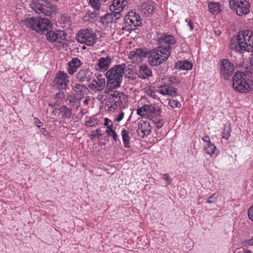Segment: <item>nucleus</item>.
Here are the masks:
<instances>
[{
  "label": "nucleus",
  "instance_id": "f257e3e1",
  "mask_svg": "<svg viewBox=\"0 0 253 253\" xmlns=\"http://www.w3.org/2000/svg\"><path fill=\"white\" fill-rule=\"evenodd\" d=\"M233 88L241 93L253 91V72L249 70L237 71L232 77Z\"/></svg>",
  "mask_w": 253,
  "mask_h": 253
},
{
  "label": "nucleus",
  "instance_id": "f03ea898",
  "mask_svg": "<svg viewBox=\"0 0 253 253\" xmlns=\"http://www.w3.org/2000/svg\"><path fill=\"white\" fill-rule=\"evenodd\" d=\"M230 48L239 52L253 50V32L246 30L239 32L230 41Z\"/></svg>",
  "mask_w": 253,
  "mask_h": 253
},
{
  "label": "nucleus",
  "instance_id": "7ed1b4c3",
  "mask_svg": "<svg viewBox=\"0 0 253 253\" xmlns=\"http://www.w3.org/2000/svg\"><path fill=\"white\" fill-rule=\"evenodd\" d=\"M127 4V1L126 0H113L110 7L111 12L101 16L100 22L106 26L110 24L116 23L117 20L122 16L121 12Z\"/></svg>",
  "mask_w": 253,
  "mask_h": 253
},
{
  "label": "nucleus",
  "instance_id": "20e7f679",
  "mask_svg": "<svg viewBox=\"0 0 253 253\" xmlns=\"http://www.w3.org/2000/svg\"><path fill=\"white\" fill-rule=\"evenodd\" d=\"M22 22L27 28L41 35H44L45 32L52 27L49 19L41 17H28Z\"/></svg>",
  "mask_w": 253,
  "mask_h": 253
},
{
  "label": "nucleus",
  "instance_id": "39448f33",
  "mask_svg": "<svg viewBox=\"0 0 253 253\" xmlns=\"http://www.w3.org/2000/svg\"><path fill=\"white\" fill-rule=\"evenodd\" d=\"M126 68L125 63L116 65L105 73L108 84H111V88H116L120 86Z\"/></svg>",
  "mask_w": 253,
  "mask_h": 253
},
{
  "label": "nucleus",
  "instance_id": "423d86ee",
  "mask_svg": "<svg viewBox=\"0 0 253 253\" xmlns=\"http://www.w3.org/2000/svg\"><path fill=\"white\" fill-rule=\"evenodd\" d=\"M159 48L168 54L169 56L172 50L177 46L174 36L167 34H163L158 39Z\"/></svg>",
  "mask_w": 253,
  "mask_h": 253
},
{
  "label": "nucleus",
  "instance_id": "0eeeda50",
  "mask_svg": "<svg viewBox=\"0 0 253 253\" xmlns=\"http://www.w3.org/2000/svg\"><path fill=\"white\" fill-rule=\"evenodd\" d=\"M38 0H31L30 7L38 14L42 13L45 16H52L56 10L55 5L51 3H39Z\"/></svg>",
  "mask_w": 253,
  "mask_h": 253
},
{
  "label": "nucleus",
  "instance_id": "6e6552de",
  "mask_svg": "<svg viewBox=\"0 0 253 253\" xmlns=\"http://www.w3.org/2000/svg\"><path fill=\"white\" fill-rule=\"evenodd\" d=\"M77 41L88 46H92L96 42L97 36L91 28L83 29L78 32L76 35Z\"/></svg>",
  "mask_w": 253,
  "mask_h": 253
},
{
  "label": "nucleus",
  "instance_id": "1a4fd4ad",
  "mask_svg": "<svg viewBox=\"0 0 253 253\" xmlns=\"http://www.w3.org/2000/svg\"><path fill=\"white\" fill-rule=\"evenodd\" d=\"M125 26L122 28L123 30L132 31L135 27L142 24L140 15L134 10L129 12L124 18Z\"/></svg>",
  "mask_w": 253,
  "mask_h": 253
},
{
  "label": "nucleus",
  "instance_id": "9d476101",
  "mask_svg": "<svg viewBox=\"0 0 253 253\" xmlns=\"http://www.w3.org/2000/svg\"><path fill=\"white\" fill-rule=\"evenodd\" d=\"M169 57L168 54L165 53L163 50L158 47H156L149 51L148 56L149 63L153 66L160 65L167 60Z\"/></svg>",
  "mask_w": 253,
  "mask_h": 253
},
{
  "label": "nucleus",
  "instance_id": "9b49d317",
  "mask_svg": "<svg viewBox=\"0 0 253 253\" xmlns=\"http://www.w3.org/2000/svg\"><path fill=\"white\" fill-rule=\"evenodd\" d=\"M161 113V108L155 104H144L137 109V114L141 117H159Z\"/></svg>",
  "mask_w": 253,
  "mask_h": 253
},
{
  "label": "nucleus",
  "instance_id": "f8f14e48",
  "mask_svg": "<svg viewBox=\"0 0 253 253\" xmlns=\"http://www.w3.org/2000/svg\"><path fill=\"white\" fill-rule=\"evenodd\" d=\"M229 6L230 8L235 11L239 16L247 14L250 11L249 3L247 1L244 2L242 0H230Z\"/></svg>",
  "mask_w": 253,
  "mask_h": 253
},
{
  "label": "nucleus",
  "instance_id": "ddd939ff",
  "mask_svg": "<svg viewBox=\"0 0 253 253\" xmlns=\"http://www.w3.org/2000/svg\"><path fill=\"white\" fill-rule=\"evenodd\" d=\"M234 71L233 64L228 59H224L220 61V73L225 80H229Z\"/></svg>",
  "mask_w": 253,
  "mask_h": 253
},
{
  "label": "nucleus",
  "instance_id": "4468645a",
  "mask_svg": "<svg viewBox=\"0 0 253 253\" xmlns=\"http://www.w3.org/2000/svg\"><path fill=\"white\" fill-rule=\"evenodd\" d=\"M149 51L145 48H136L130 52L129 58L134 62H142L144 58L148 57Z\"/></svg>",
  "mask_w": 253,
  "mask_h": 253
},
{
  "label": "nucleus",
  "instance_id": "2eb2a0df",
  "mask_svg": "<svg viewBox=\"0 0 253 253\" xmlns=\"http://www.w3.org/2000/svg\"><path fill=\"white\" fill-rule=\"evenodd\" d=\"M139 9L141 14L149 16L155 12L156 4L150 0H144L139 5Z\"/></svg>",
  "mask_w": 253,
  "mask_h": 253
},
{
  "label": "nucleus",
  "instance_id": "dca6fc26",
  "mask_svg": "<svg viewBox=\"0 0 253 253\" xmlns=\"http://www.w3.org/2000/svg\"><path fill=\"white\" fill-rule=\"evenodd\" d=\"M54 83L60 89H65L69 83V76L67 73L59 71L54 78Z\"/></svg>",
  "mask_w": 253,
  "mask_h": 253
},
{
  "label": "nucleus",
  "instance_id": "f3484780",
  "mask_svg": "<svg viewBox=\"0 0 253 253\" xmlns=\"http://www.w3.org/2000/svg\"><path fill=\"white\" fill-rule=\"evenodd\" d=\"M151 129L152 127L149 122L141 120L138 124L137 133L140 137L144 138L150 134L151 132Z\"/></svg>",
  "mask_w": 253,
  "mask_h": 253
},
{
  "label": "nucleus",
  "instance_id": "a211bd4d",
  "mask_svg": "<svg viewBox=\"0 0 253 253\" xmlns=\"http://www.w3.org/2000/svg\"><path fill=\"white\" fill-rule=\"evenodd\" d=\"M114 109L123 108L124 104L126 101V96L124 93L119 92L118 91H114Z\"/></svg>",
  "mask_w": 253,
  "mask_h": 253
},
{
  "label": "nucleus",
  "instance_id": "6ab92c4d",
  "mask_svg": "<svg viewBox=\"0 0 253 253\" xmlns=\"http://www.w3.org/2000/svg\"><path fill=\"white\" fill-rule=\"evenodd\" d=\"M92 72L88 69L81 70L76 75L77 79L81 82H88L90 81Z\"/></svg>",
  "mask_w": 253,
  "mask_h": 253
},
{
  "label": "nucleus",
  "instance_id": "aec40b11",
  "mask_svg": "<svg viewBox=\"0 0 253 253\" xmlns=\"http://www.w3.org/2000/svg\"><path fill=\"white\" fill-rule=\"evenodd\" d=\"M82 98L81 96L78 97L76 93L69 94L67 97L66 100L68 102L69 105L78 110L80 107Z\"/></svg>",
  "mask_w": 253,
  "mask_h": 253
},
{
  "label": "nucleus",
  "instance_id": "412c9836",
  "mask_svg": "<svg viewBox=\"0 0 253 253\" xmlns=\"http://www.w3.org/2000/svg\"><path fill=\"white\" fill-rule=\"evenodd\" d=\"M157 91L163 95H169L171 96H175L177 95L176 89L169 85L160 86Z\"/></svg>",
  "mask_w": 253,
  "mask_h": 253
},
{
  "label": "nucleus",
  "instance_id": "4be33fe9",
  "mask_svg": "<svg viewBox=\"0 0 253 253\" xmlns=\"http://www.w3.org/2000/svg\"><path fill=\"white\" fill-rule=\"evenodd\" d=\"M111 61L112 59L109 56H107L106 57H101L98 60V62L97 64L98 70L100 71H106L109 68Z\"/></svg>",
  "mask_w": 253,
  "mask_h": 253
},
{
  "label": "nucleus",
  "instance_id": "5701e85b",
  "mask_svg": "<svg viewBox=\"0 0 253 253\" xmlns=\"http://www.w3.org/2000/svg\"><path fill=\"white\" fill-rule=\"evenodd\" d=\"M71 87L72 89L80 96H83L89 92L88 88L83 84L73 83Z\"/></svg>",
  "mask_w": 253,
  "mask_h": 253
},
{
  "label": "nucleus",
  "instance_id": "b1692460",
  "mask_svg": "<svg viewBox=\"0 0 253 253\" xmlns=\"http://www.w3.org/2000/svg\"><path fill=\"white\" fill-rule=\"evenodd\" d=\"M137 74L141 79H146L152 76L151 70L147 66L143 64L139 67Z\"/></svg>",
  "mask_w": 253,
  "mask_h": 253
},
{
  "label": "nucleus",
  "instance_id": "393cba45",
  "mask_svg": "<svg viewBox=\"0 0 253 253\" xmlns=\"http://www.w3.org/2000/svg\"><path fill=\"white\" fill-rule=\"evenodd\" d=\"M68 72L70 75H73L81 66V61L78 58H74L68 63Z\"/></svg>",
  "mask_w": 253,
  "mask_h": 253
},
{
  "label": "nucleus",
  "instance_id": "a878e982",
  "mask_svg": "<svg viewBox=\"0 0 253 253\" xmlns=\"http://www.w3.org/2000/svg\"><path fill=\"white\" fill-rule=\"evenodd\" d=\"M59 116H61V119L65 120L66 119H70L72 114V110L65 105L61 106L59 109Z\"/></svg>",
  "mask_w": 253,
  "mask_h": 253
},
{
  "label": "nucleus",
  "instance_id": "bb28decb",
  "mask_svg": "<svg viewBox=\"0 0 253 253\" xmlns=\"http://www.w3.org/2000/svg\"><path fill=\"white\" fill-rule=\"evenodd\" d=\"M193 64L187 60L178 61L175 63V68L178 70H189L192 68Z\"/></svg>",
  "mask_w": 253,
  "mask_h": 253
},
{
  "label": "nucleus",
  "instance_id": "cd10ccee",
  "mask_svg": "<svg viewBox=\"0 0 253 253\" xmlns=\"http://www.w3.org/2000/svg\"><path fill=\"white\" fill-rule=\"evenodd\" d=\"M129 132L127 130L123 128L121 131V135L123 141L124 146L125 148H129L130 147V137L129 135Z\"/></svg>",
  "mask_w": 253,
  "mask_h": 253
},
{
  "label": "nucleus",
  "instance_id": "c85d7f7f",
  "mask_svg": "<svg viewBox=\"0 0 253 253\" xmlns=\"http://www.w3.org/2000/svg\"><path fill=\"white\" fill-rule=\"evenodd\" d=\"M52 27L49 30H47L45 32L47 40L51 42H54L57 41L59 38V34H57L54 31L51 30Z\"/></svg>",
  "mask_w": 253,
  "mask_h": 253
},
{
  "label": "nucleus",
  "instance_id": "c756f323",
  "mask_svg": "<svg viewBox=\"0 0 253 253\" xmlns=\"http://www.w3.org/2000/svg\"><path fill=\"white\" fill-rule=\"evenodd\" d=\"M205 151L206 153L210 155L211 156L212 155L215 154L216 156L217 152H216L217 150L216 147L212 144L208 143L206 146H205Z\"/></svg>",
  "mask_w": 253,
  "mask_h": 253
},
{
  "label": "nucleus",
  "instance_id": "7c9ffc66",
  "mask_svg": "<svg viewBox=\"0 0 253 253\" xmlns=\"http://www.w3.org/2000/svg\"><path fill=\"white\" fill-rule=\"evenodd\" d=\"M220 4L218 2H211L209 4V8L210 11L212 13H217L219 10Z\"/></svg>",
  "mask_w": 253,
  "mask_h": 253
},
{
  "label": "nucleus",
  "instance_id": "2f4dec72",
  "mask_svg": "<svg viewBox=\"0 0 253 253\" xmlns=\"http://www.w3.org/2000/svg\"><path fill=\"white\" fill-rule=\"evenodd\" d=\"M93 82L95 83V84H97L98 87V89L100 90V91H102L105 86V80H93Z\"/></svg>",
  "mask_w": 253,
  "mask_h": 253
},
{
  "label": "nucleus",
  "instance_id": "473e14b6",
  "mask_svg": "<svg viewBox=\"0 0 253 253\" xmlns=\"http://www.w3.org/2000/svg\"><path fill=\"white\" fill-rule=\"evenodd\" d=\"M169 104L172 108H180L181 105L180 102L174 99H169Z\"/></svg>",
  "mask_w": 253,
  "mask_h": 253
},
{
  "label": "nucleus",
  "instance_id": "72a5a7b5",
  "mask_svg": "<svg viewBox=\"0 0 253 253\" xmlns=\"http://www.w3.org/2000/svg\"><path fill=\"white\" fill-rule=\"evenodd\" d=\"M89 1L93 8L96 10H99L100 8L99 0H90Z\"/></svg>",
  "mask_w": 253,
  "mask_h": 253
},
{
  "label": "nucleus",
  "instance_id": "f704fd0d",
  "mask_svg": "<svg viewBox=\"0 0 253 253\" xmlns=\"http://www.w3.org/2000/svg\"><path fill=\"white\" fill-rule=\"evenodd\" d=\"M169 82L173 84H179L180 83L181 81L178 79V78L174 76H170L169 78Z\"/></svg>",
  "mask_w": 253,
  "mask_h": 253
},
{
  "label": "nucleus",
  "instance_id": "c9c22d12",
  "mask_svg": "<svg viewBox=\"0 0 253 253\" xmlns=\"http://www.w3.org/2000/svg\"><path fill=\"white\" fill-rule=\"evenodd\" d=\"M230 131L229 129H226V128L224 127L222 132V138L227 140L230 135Z\"/></svg>",
  "mask_w": 253,
  "mask_h": 253
},
{
  "label": "nucleus",
  "instance_id": "e433bc0d",
  "mask_svg": "<svg viewBox=\"0 0 253 253\" xmlns=\"http://www.w3.org/2000/svg\"><path fill=\"white\" fill-rule=\"evenodd\" d=\"M108 102L112 103L113 107H114V91H110V93H108Z\"/></svg>",
  "mask_w": 253,
  "mask_h": 253
},
{
  "label": "nucleus",
  "instance_id": "4c0bfd02",
  "mask_svg": "<svg viewBox=\"0 0 253 253\" xmlns=\"http://www.w3.org/2000/svg\"><path fill=\"white\" fill-rule=\"evenodd\" d=\"M217 197L218 194L216 193H214L209 198L207 202L208 203H214L217 200Z\"/></svg>",
  "mask_w": 253,
  "mask_h": 253
},
{
  "label": "nucleus",
  "instance_id": "58836bf2",
  "mask_svg": "<svg viewBox=\"0 0 253 253\" xmlns=\"http://www.w3.org/2000/svg\"><path fill=\"white\" fill-rule=\"evenodd\" d=\"M89 88L92 91H94L95 92H100V90H99L98 89V87L97 86V84H95L94 82H92L90 84L88 85Z\"/></svg>",
  "mask_w": 253,
  "mask_h": 253
},
{
  "label": "nucleus",
  "instance_id": "ea45409f",
  "mask_svg": "<svg viewBox=\"0 0 253 253\" xmlns=\"http://www.w3.org/2000/svg\"><path fill=\"white\" fill-rule=\"evenodd\" d=\"M249 218L253 222V205L250 207L248 211Z\"/></svg>",
  "mask_w": 253,
  "mask_h": 253
},
{
  "label": "nucleus",
  "instance_id": "a19ab883",
  "mask_svg": "<svg viewBox=\"0 0 253 253\" xmlns=\"http://www.w3.org/2000/svg\"><path fill=\"white\" fill-rule=\"evenodd\" d=\"M155 87L152 86H149L148 87L146 88L145 92L146 94L148 95H152V93L154 92Z\"/></svg>",
  "mask_w": 253,
  "mask_h": 253
},
{
  "label": "nucleus",
  "instance_id": "79ce46f5",
  "mask_svg": "<svg viewBox=\"0 0 253 253\" xmlns=\"http://www.w3.org/2000/svg\"><path fill=\"white\" fill-rule=\"evenodd\" d=\"M94 120L92 118H90L89 120L85 122V125L87 127H91L95 126V124L93 123Z\"/></svg>",
  "mask_w": 253,
  "mask_h": 253
},
{
  "label": "nucleus",
  "instance_id": "37998d69",
  "mask_svg": "<svg viewBox=\"0 0 253 253\" xmlns=\"http://www.w3.org/2000/svg\"><path fill=\"white\" fill-rule=\"evenodd\" d=\"M33 122L34 124L39 128L43 125L41 121L37 118H35L34 119Z\"/></svg>",
  "mask_w": 253,
  "mask_h": 253
},
{
  "label": "nucleus",
  "instance_id": "c03bdc74",
  "mask_svg": "<svg viewBox=\"0 0 253 253\" xmlns=\"http://www.w3.org/2000/svg\"><path fill=\"white\" fill-rule=\"evenodd\" d=\"M124 117V112H121L119 114L118 117L115 119V122H119L121 121L122 120Z\"/></svg>",
  "mask_w": 253,
  "mask_h": 253
},
{
  "label": "nucleus",
  "instance_id": "a18cd8bd",
  "mask_svg": "<svg viewBox=\"0 0 253 253\" xmlns=\"http://www.w3.org/2000/svg\"><path fill=\"white\" fill-rule=\"evenodd\" d=\"M163 179L168 182V184H170L171 183V179H170V177L168 174L166 173L163 174Z\"/></svg>",
  "mask_w": 253,
  "mask_h": 253
},
{
  "label": "nucleus",
  "instance_id": "49530a36",
  "mask_svg": "<svg viewBox=\"0 0 253 253\" xmlns=\"http://www.w3.org/2000/svg\"><path fill=\"white\" fill-rule=\"evenodd\" d=\"M156 126L158 128H161L164 125V121L162 120H159L155 123Z\"/></svg>",
  "mask_w": 253,
  "mask_h": 253
},
{
  "label": "nucleus",
  "instance_id": "de8ad7c7",
  "mask_svg": "<svg viewBox=\"0 0 253 253\" xmlns=\"http://www.w3.org/2000/svg\"><path fill=\"white\" fill-rule=\"evenodd\" d=\"M109 136H111L115 142L117 141L118 138V135H117L115 130H113Z\"/></svg>",
  "mask_w": 253,
  "mask_h": 253
},
{
  "label": "nucleus",
  "instance_id": "09e8293b",
  "mask_svg": "<svg viewBox=\"0 0 253 253\" xmlns=\"http://www.w3.org/2000/svg\"><path fill=\"white\" fill-rule=\"evenodd\" d=\"M113 124H112L111 125H110V126H107V129L105 131V132L108 135H109L110 134V133H112V132L114 130H113L112 129V127H113Z\"/></svg>",
  "mask_w": 253,
  "mask_h": 253
},
{
  "label": "nucleus",
  "instance_id": "8fccbe9b",
  "mask_svg": "<svg viewBox=\"0 0 253 253\" xmlns=\"http://www.w3.org/2000/svg\"><path fill=\"white\" fill-rule=\"evenodd\" d=\"M48 106H50L52 109V111L51 112L52 114L53 115H56L55 111L57 110V108L56 107V105L48 104Z\"/></svg>",
  "mask_w": 253,
  "mask_h": 253
},
{
  "label": "nucleus",
  "instance_id": "3c124183",
  "mask_svg": "<svg viewBox=\"0 0 253 253\" xmlns=\"http://www.w3.org/2000/svg\"><path fill=\"white\" fill-rule=\"evenodd\" d=\"M245 246H253V237L245 242Z\"/></svg>",
  "mask_w": 253,
  "mask_h": 253
},
{
  "label": "nucleus",
  "instance_id": "603ef678",
  "mask_svg": "<svg viewBox=\"0 0 253 253\" xmlns=\"http://www.w3.org/2000/svg\"><path fill=\"white\" fill-rule=\"evenodd\" d=\"M186 22H188V25H189V26L190 27V30H191V31L193 30L194 29V26H193V24L192 22L191 21V20L188 21V19H186Z\"/></svg>",
  "mask_w": 253,
  "mask_h": 253
},
{
  "label": "nucleus",
  "instance_id": "864d4df0",
  "mask_svg": "<svg viewBox=\"0 0 253 253\" xmlns=\"http://www.w3.org/2000/svg\"><path fill=\"white\" fill-rule=\"evenodd\" d=\"M90 133H91V134H90V136L91 137H90L91 139H92L93 138H95L96 137H97V134H96L95 131H92L90 132Z\"/></svg>",
  "mask_w": 253,
  "mask_h": 253
},
{
  "label": "nucleus",
  "instance_id": "5fc2aeb1",
  "mask_svg": "<svg viewBox=\"0 0 253 253\" xmlns=\"http://www.w3.org/2000/svg\"><path fill=\"white\" fill-rule=\"evenodd\" d=\"M202 139H203L204 141L208 142V143H211L210 138L209 136H208V135H207V136H204V137L202 138Z\"/></svg>",
  "mask_w": 253,
  "mask_h": 253
},
{
  "label": "nucleus",
  "instance_id": "6e6d98bb",
  "mask_svg": "<svg viewBox=\"0 0 253 253\" xmlns=\"http://www.w3.org/2000/svg\"><path fill=\"white\" fill-rule=\"evenodd\" d=\"M95 132H96V134L97 135V137L98 138H100V137L102 135V133L101 132L102 130H100V129H96Z\"/></svg>",
  "mask_w": 253,
  "mask_h": 253
},
{
  "label": "nucleus",
  "instance_id": "4d7b16f0",
  "mask_svg": "<svg viewBox=\"0 0 253 253\" xmlns=\"http://www.w3.org/2000/svg\"><path fill=\"white\" fill-rule=\"evenodd\" d=\"M111 121L109 120V119L108 118H105V122H104V125L106 126H110L109 125V122H110Z\"/></svg>",
  "mask_w": 253,
  "mask_h": 253
},
{
  "label": "nucleus",
  "instance_id": "13d9d810",
  "mask_svg": "<svg viewBox=\"0 0 253 253\" xmlns=\"http://www.w3.org/2000/svg\"><path fill=\"white\" fill-rule=\"evenodd\" d=\"M97 81L105 80V79L104 78H102V76L101 75H98L97 76Z\"/></svg>",
  "mask_w": 253,
  "mask_h": 253
},
{
  "label": "nucleus",
  "instance_id": "bf43d9fd",
  "mask_svg": "<svg viewBox=\"0 0 253 253\" xmlns=\"http://www.w3.org/2000/svg\"><path fill=\"white\" fill-rule=\"evenodd\" d=\"M150 96L152 97L154 99H157L158 96L156 94L155 92L154 91L153 93H152V95H150Z\"/></svg>",
  "mask_w": 253,
  "mask_h": 253
},
{
  "label": "nucleus",
  "instance_id": "052dcab7",
  "mask_svg": "<svg viewBox=\"0 0 253 253\" xmlns=\"http://www.w3.org/2000/svg\"><path fill=\"white\" fill-rule=\"evenodd\" d=\"M243 253H252V252L250 250L244 249Z\"/></svg>",
  "mask_w": 253,
  "mask_h": 253
},
{
  "label": "nucleus",
  "instance_id": "680f3d73",
  "mask_svg": "<svg viewBox=\"0 0 253 253\" xmlns=\"http://www.w3.org/2000/svg\"><path fill=\"white\" fill-rule=\"evenodd\" d=\"M40 131L43 134H44V132L46 131V129L45 128H42L41 129H40Z\"/></svg>",
  "mask_w": 253,
  "mask_h": 253
},
{
  "label": "nucleus",
  "instance_id": "e2e57ef3",
  "mask_svg": "<svg viewBox=\"0 0 253 253\" xmlns=\"http://www.w3.org/2000/svg\"><path fill=\"white\" fill-rule=\"evenodd\" d=\"M88 102H89V99L86 98V99H84V103L85 104H88Z\"/></svg>",
  "mask_w": 253,
  "mask_h": 253
},
{
  "label": "nucleus",
  "instance_id": "0e129e2a",
  "mask_svg": "<svg viewBox=\"0 0 253 253\" xmlns=\"http://www.w3.org/2000/svg\"><path fill=\"white\" fill-rule=\"evenodd\" d=\"M214 33L217 36L219 35L220 34V33H221L219 30L215 31Z\"/></svg>",
  "mask_w": 253,
  "mask_h": 253
},
{
  "label": "nucleus",
  "instance_id": "69168bd1",
  "mask_svg": "<svg viewBox=\"0 0 253 253\" xmlns=\"http://www.w3.org/2000/svg\"><path fill=\"white\" fill-rule=\"evenodd\" d=\"M251 61V64L253 67V59Z\"/></svg>",
  "mask_w": 253,
  "mask_h": 253
},
{
  "label": "nucleus",
  "instance_id": "338daca9",
  "mask_svg": "<svg viewBox=\"0 0 253 253\" xmlns=\"http://www.w3.org/2000/svg\"><path fill=\"white\" fill-rule=\"evenodd\" d=\"M83 49H86V47H85V46H83Z\"/></svg>",
  "mask_w": 253,
  "mask_h": 253
}]
</instances>
